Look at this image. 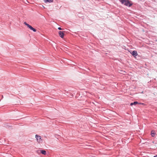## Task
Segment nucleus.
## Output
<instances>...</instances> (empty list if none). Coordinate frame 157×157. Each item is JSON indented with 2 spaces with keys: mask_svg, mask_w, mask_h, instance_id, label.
Wrapping results in <instances>:
<instances>
[{
  "mask_svg": "<svg viewBox=\"0 0 157 157\" xmlns=\"http://www.w3.org/2000/svg\"><path fill=\"white\" fill-rule=\"evenodd\" d=\"M119 1L122 4H124L128 7H131L133 4L131 1L129 0H119Z\"/></svg>",
  "mask_w": 157,
  "mask_h": 157,
  "instance_id": "obj_1",
  "label": "nucleus"
},
{
  "mask_svg": "<svg viewBox=\"0 0 157 157\" xmlns=\"http://www.w3.org/2000/svg\"><path fill=\"white\" fill-rule=\"evenodd\" d=\"M24 24L25 25L27 26L31 30H33L34 32H36V31L37 30L36 29L33 28L31 25L27 23L26 22H25Z\"/></svg>",
  "mask_w": 157,
  "mask_h": 157,
  "instance_id": "obj_2",
  "label": "nucleus"
},
{
  "mask_svg": "<svg viewBox=\"0 0 157 157\" xmlns=\"http://www.w3.org/2000/svg\"><path fill=\"white\" fill-rule=\"evenodd\" d=\"M65 31H59V36L62 38H63L65 35Z\"/></svg>",
  "mask_w": 157,
  "mask_h": 157,
  "instance_id": "obj_3",
  "label": "nucleus"
},
{
  "mask_svg": "<svg viewBox=\"0 0 157 157\" xmlns=\"http://www.w3.org/2000/svg\"><path fill=\"white\" fill-rule=\"evenodd\" d=\"M35 138L36 139L37 142L39 143L40 141L42 140L41 136L38 135H36L35 136Z\"/></svg>",
  "mask_w": 157,
  "mask_h": 157,
  "instance_id": "obj_4",
  "label": "nucleus"
},
{
  "mask_svg": "<svg viewBox=\"0 0 157 157\" xmlns=\"http://www.w3.org/2000/svg\"><path fill=\"white\" fill-rule=\"evenodd\" d=\"M132 55L134 57H136L137 55V51H134L131 53Z\"/></svg>",
  "mask_w": 157,
  "mask_h": 157,
  "instance_id": "obj_5",
  "label": "nucleus"
},
{
  "mask_svg": "<svg viewBox=\"0 0 157 157\" xmlns=\"http://www.w3.org/2000/svg\"><path fill=\"white\" fill-rule=\"evenodd\" d=\"M40 153L43 155H45L46 154V151L45 150H40Z\"/></svg>",
  "mask_w": 157,
  "mask_h": 157,
  "instance_id": "obj_6",
  "label": "nucleus"
},
{
  "mask_svg": "<svg viewBox=\"0 0 157 157\" xmlns=\"http://www.w3.org/2000/svg\"><path fill=\"white\" fill-rule=\"evenodd\" d=\"M137 104V101H135L133 102H132L130 103V105L132 106L133 105H136Z\"/></svg>",
  "mask_w": 157,
  "mask_h": 157,
  "instance_id": "obj_7",
  "label": "nucleus"
},
{
  "mask_svg": "<svg viewBox=\"0 0 157 157\" xmlns=\"http://www.w3.org/2000/svg\"><path fill=\"white\" fill-rule=\"evenodd\" d=\"M44 1L45 2L47 3V2H52L53 1V0H44Z\"/></svg>",
  "mask_w": 157,
  "mask_h": 157,
  "instance_id": "obj_8",
  "label": "nucleus"
},
{
  "mask_svg": "<svg viewBox=\"0 0 157 157\" xmlns=\"http://www.w3.org/2000/svg\"><path fill=\"white\" fill-rule=\"evenodd\" d=\"M151 136L152 137H154L155 136V134L154 132H153V131L151 132Z\"/></svg>",
  "mask_w": 157,
  "mask_h": 157,
  "instance_id": "obj_9",
  "label": "nucleus"
},
{
  "mask_svg": "<svg viewBox=\"0 0 157 157\" xmlns=\"http://www.w3.org/2000/svg\"><path fill=\"white\" fill-rule=\"evenodd\" d=\"M58 29L59 30H63V29L61 27H59L58 28Z\"/></svg>",
  "mask_w": 157,
  "mask_h": 157,
  "instance_id": "obj_10",
  "label": "nucleus"
}]
</instances>
